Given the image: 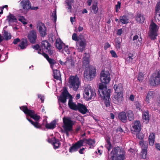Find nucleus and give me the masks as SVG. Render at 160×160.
I'll return each instance as SVG.
<instances>
[{
  "instance_id": "nucleus-4",
  "label": "nucleus",
  "mask_w": 160,
  "mask_h": 160,
  "mask_svg": "<svg viewBox=\"0 0 160 160\" xmlns=\"http://www.w3.org/2000/svg\"><path fill=\"white\" fill-rule=\"evenodd\" d=\"M100 80L102 83H99L98 89H99V86L101 85L105 86L107 89L106 84L109 83L111 80L110 75L109 72L108 71H102L100 73Z\"/></svg>"
},
{
  "instance_id": "nucleus-54",
  "label": "nucleus",
  "mask_w": 160,
  "mask_h": 160,
  "mask_svg": "<svg viewBox=\"0 0 160 160\" xmlns=\"http://www.w3.org/2000/svg\"><path fill=\"white\" fill-rule=\"evenodd\" d=\"M72 38L73 40L76 41H79V39L78 38L77 34L75 33L73 34L72 36Z\"/></svg>"
},
{
  "instance_id": "nucleus-28",
  "label": "nucleus",
  "mask_w": 160,
  "mask_h": 160,
  "mask_svg": "<svg viewBox=\"0 0 160 160\" xmlns=\"http://www.w3.org/2000/svg\"><path fill=\"white\" fill-rule=\"evenodd\" d=\"M83 140H84V142H85V143L86 144H87L89 146L90 148H94V145L95 144V141L94 139L89 138L88 139H84Z\"/></svg>"
},
{
  "instance_id": "nucleus-43",
  "label": "nucleus",
  "mask_w": 160,
  "mask_h": 160,
  "mask_svg": "<svg viewBox=\"0 0 160 160\" xmlns=\"http://www.w3.org/2000/svg\"><path fill=\"white\" fill-rule=\"evenodd\" d=\"M41 43L42 47H44L46 50L51 47L50 44L47 40L42 41Z\"/></svg>"
},
{
  "instance_id": "nucleus-39",
  "label": "nucleus",
  "mask_w": 160,
  "mask_h": 160,
  "mask_svg": "<svg viewBox=\"0 0 160 160\" xmlns=\"http://www.w3.org/2000/svg\"><path fill=\"white\" fill-rule=\"evenodd\" d=\"M148 34L149 38L152 40H155L158 36V32L150 31H149Z\"/></svg>"
},
{
  "instance_id": "nucleus-33",
  "label": "nucleus",
  "mask_w": 160,
  "mask_h": 160,
  "mask_svg": "<svg viewBox=\"0 0 160 160\" xmlns=\"http://www.w3.org/2000/svg\"><path fill=\"white\" fill-rule=\"evenodd\" d=\"M65 44V43H63L60 39L59 40H56L55 46L59 50H61L62 48Z\"/></svg>"
},
{
  "instance_id": "nucleus-51",
  "label": "nucleus",
  "mask_w": 160,
  "mask_h": 160,
  "mask_svg": "<svg viewBox=\"0 0 160 160\" xmlns=\"http://www.w3.org/2000/svg\"><path fill=\"white\" fill-rule=\"evenodd\" d=\"M144 77V74L142 72H139L138 73V79L139 82H142L143 80Z\"/></svg>"
},
{
  "instance_id": "nucleus-34",
  "label": "nucleus",
  "mask_w": 160,
  "mask_h": 160,
  "mask_svg": "<svg viewBox=\"0 0 160 160\" xmlns=\"http://www.w3.org/2000/svg\"><path fill=\"white\" fill-rule=\"evenodd\" d=\"M122 39L119 38H117L115 40V46L117 50H120L121 47Z\"/></svg>"
},
{
  "instance_id": "nucleus-32",
  "label": "nucleus",
  "mask_w": 160,
  "mask_h": 160,
  "mask_svg": "<svg viewBox=\"0 0 160 160\" xmlns=\"http://www.w3.org/2000/svg\"><path fill=\"white\" fill-rule=\"evenodd\" d=\"M155 134L154 133L150 134L148 137L149 144L150 145H153L155 141Z\"/></svg>"
},
{
  "instance_id": "nucleus-56",
  "label": "nucleus",
  "mask_w": 160,
  "mask_h": 160,
  "mask_svg": "<svg viewBox=\"0 0 160 160\" xmlns=\"http://www.w3.org/2000/svg\"><path fill=\"white\" fill-rule=\"evenodd\" d=\"M155 12L156 13V18L159 21H160V10Z\"/></svg>"
},
{
  "instance_id": "nucleus-45",
  "label": "nucleus",
  "mask_w": 160,
  "mask_h": 160,
  "mask_svg": "<svg viewBox=\"0 0 160 160\" xmlns=\"http://www.w3.org/2000/svg\"><path fill=\"white\" fill-rule=\"evenodd\" d=\"M142 118L145 121L148 122H149V113L148 111L143 112L142 114Z\"/></svg>"
},
{
  "instance_id": "nucleus-6",
  "label": "nucleus",
  "mask_w": 160,
  "mask_h": 160,
  "mask_svg": "<svg viewBox=\"0 0 160 160\" xmlns=\"http://www.w3.org/2000/svg\"><path fill=\"white\" fill-rule=\"evenodd\" d=\"M69 87L70 88H72L75 91H77L79 88L80 85L79 79L77 76H72L69 78Z\"/></svg>"
},
{
  "instance_id": "nucleus-11",
  "label": "nucleus",
  "mask_w": 160,
  "mask_h": 160,
  "mask_svg": "<svg viewBox=\"0 0 160 160\" xmlns=\"http://www.w3.org/2000/svg\"><path fill=\"white\" fill-rule=\"evenodd\" d=\"M150 85L155 86L160 84V70L156 73L153 78H151L149 81Z\"/></svg>"
},
{
  "instance_id": "nucleus-38",
  "label": "nucleus",
  "mask_w": 160,
  "mask_h": 160,
  "mask_svg": "<svg viewBox=\"0 0 160 160\" xmlns=\"http://www.w3.org/2000/svg\"><path fill=\"white\" fill-rule=\"evenodd\" d=\"M27 119L31 123L32 125L35 128L38 129L41 128V126L38 122H37V121L34 122L32 120L29 119L28 117H27Z\"/></svg>"
},
{
  "instance_id": "nucleus-1",
  "label": "nucleus",
  "mask_w": 160,
  "mask_h": 160,
  "mask_svg": "<svg viewBox=\"0 0 160 160\" xmlns=\"http://www.w3.org/2000/svg\"><path fill=\"white\" fill-rule=\"evenodd\" d=\"M99 94L101 98L105 100V105L107 107L110 105V99L111 93V90L108 89L105 86L101 85L99 86V89H98Z\"/></svg>"
},
{
  "instance_id": "nucleus-40",
  "label": "nucleus",
  "mask_w": 160,
  "mask_h": 160,
  "mask_svg": "<svg viewBox=\"0 0 160 160\" xmlns=\"http://www.w3.org/2000/svg\"><path fill=\"white\" fill-rule=\"evenodd\" d=\"M119 21L122 24H126L129 22L128 18L126 15L121 16L120 17Z\"/></svg>"
},
{
  "instance_id": "nucleus-27",
  "label": "nucleus",
  "mask_w": 160,
  "mask_h": 160,
  "mask_svg": "<svg viewBox=\"0 0 160 160\" xmlns=\"http://www.w3.org/2000/svg\"><path fill=\"white\" fill-rule=\"evenodd\" d=\"M144 20L145 18L143 15L139 13L137 14L136 17V20L138 22L140 23H143Z\"/></svg>"
},
{
  "instance_id": "nucleus-63",
  "label": "nucleus",
  "mask_w": 160,
  "mask_h": 160,
  "mask_svg": "<svg viewBox=\"0 0 160 160\" xmlns=\"http://www.w3.org/2000/svg\"><path fill=\"white\" fill-rule=\"evenodd\" d=\"M111 47V45L108 42H106L104 46V49L105 50H106L107 49Z\"/></svg>"
},
{
  "instance_id": "nucleus-24",
  "label": "nucleus",
  "mask_w": 160,
  "mask_h": 160,
  "mask_svg": "<svg viewBox=\"0 0 160 160\" xmlns=\"http://www.w3.org/2000/svg\"><path fill=\"white\" fill-rule=\"evenodd\" d=\"M138 38L139 37L137 35L134 36L132 39L133 41L137 40V42L134 41L133 42L134 46H137L141 45L142 44V38L141 37H140L139 38Z\"/></svg>"
},
{
  "instance_id": "nucleus-14",
  "label": "nucleus",
  "mask_w": 160,
  "mask_h": 160,
  "mask_svg": "<svg viewBox=\"0 0 160 160\" xmlns=\"http://www.w3.org/2000/svg\"><path fill=\"white\" fill-rule=\"evenodd\" d=\"M42 55L45 58L50 64L51 68L52 69H55L54 64H56V60L52 58H50L48 55L44 52H42Z\"/></svg>"
},
{
  "instance_id": "nucleus-18",
  "label": "nucleus",
  "mask_w": 160,
  "mask_h": 160,
  "mask_svg": "<svg viewBox=\"0 0 160 160\" xmlns=\"http://www.w3.org/2000/svg\"><path fill=\"white\" fill-rule=\"evenodd\" d=\"M77 110L82 114H86L88 111L86 106L80 103H78Z\"/></svg>"
},
{
  "instance_id": "nucleus-46",
  "label": "nucleus",
  "mask_w": 160,
  "mask_h": 160,
  "mask_svg": "<svg viewBox=\"0 0 160 160\" xmlns=\"http://www.w3.org/2000/svg\"><path fill=\"white\" fill-rule=\"evenodd\" d=\"M4 40H8L11 39V35L10 33H8L7 31H5L3 34Z\"/></svg>"
},
{
  "instance_id": "nucleus-58",
  "label": "nucleus",
  "mask_w": 160,
  "mask_h": 160,
  "mask_svg": "<svg viewBox=\"0 0 160 160\" xmlns=\"http://www.w3.org/2000/svg\"><path fill=\"white\" fill-rule=\"evenodd\" d=\"M136 133L137 137L139 139L143 141V134L141 133H139V132Z\"/></svg>"
},
{
  "instance_id": "nucleus-50",
  "label": "nucleus",
  "mask_w": 160,
  "mask_h": 160,
  "mask_svg": "<svg viewBox=\"0 0 160 160\" xmlns=\"http://www.w3.org/2000/svg\"><path fill=\"white\" fill-rule=\"evenodd\" d=\"M133 54L130 53L128 54V57L126 58V60L128 62H132L133 60Z\"/></svg>"
},
{
  "instance_id": "nucleus-20",
  "label": "nucleus",
  "mask_w": 160,
  "mask_h": 160,
  "mask_svg": "<svg viewBox=\"0 0 160 160\" xmlns=\"http://www.w3.org/2000/svg\"><path fill=\"white\" fill-rule=\"evenodd\" d=\"M113 88L116 93H123V89L122 84L120 83L118 85L115 84Z\"/></svg>"
},
{
  "instance_id": "nucleus-61",
  "label": "nucleus",
  "mask_w": 160,
  "mask_h": 160,
  "mask_svg": "<svg viewBox=\"0 0 160 160\" xmlns=\"http://www.w3.org/2000/svg\"><path fill=\"white\" fill-rule=\"evenodd\" d=\"M19 20L24 25L27 24V22L25 21V20L23 17H22L21 18H19Z\"/></svg>"
},
{
  "instance_id": "nucleus-36",
  "label": "nucleus",
  "mask_w": 160,
  "mask_h": 160,
  "mask_svg": "<svg viewBox=\"0 0 160 160\" xmlns=\"http://www.w3.org/2000/svg\"><path fill=\"white\" fill-rule=\"evenodd\" d=\"M126 113L128 120L131 121H133L134 119V116L133 111L131 110H128Z\"/></svg>"
},
{
  "instance_id": "nucleus-52",
  "label": "nucleus",
  "mask_w": 160,
  "mask_h": 160,
  "mask_svg": "<svg viewBox=\"0 0 160 160\" xmlns=\"http://www.w3.org/2000/svg\"><path fill=\"white\" fill-rule=\"evenodd\" d=\"M121 2L119 1L117 2V4L115 5V11L117 12H118V9H120L121 8Z\"/></svg>"
},
{
  "instance_id": "nucleus-41",
  "label": "nucleus",
  "mask_w": 160,
  "mask_h": 160,
  "mask_svg": "<svg viewBox=\"0 0 160 160\" xmlns=\"http://www.w3.org/2000/svg\"><path fill=\"white\" fill-rule=\"evenodd\" d=\"M9 22H17V20L15 16L13 14L10 13L9 15L8 16V19Z\"/></svg>"
},
{
  "instance_id": "nucleus-53",
  "label": "nucleus",
  "mask_w": 160,
  "mask_h": 160,
  "mask_svg": "<svg viewBox=\"0 0 160 160\" xmlns=\"http://www.w3.org/2000/svg\"><path fill=\"white\" fill-rule=\"evenodd\" d=\"M64 48L63 49V51L64 52V51L65 52L66 54H69V53L70 51L68 48V46H66L65 44V45L63 46Z\"/></svg>"
},
{
  "instance_id": "nucleus-31",
  "label": "nucleus",
  "mask_w": 160,
  "mask_h": 160,
  "mask_svg": "<svg viewBox=\"0 0 160 160\" xmlns=\"http://www.w3.org/2000/svg\"><path fill=\"white\" fill-rule=\"evenodd\" d=\"M45 128L49 129H52L56 127V121L53 120L50 123H46L45 125Z\"/></svg>"
},
{
  "instance_id": "nucleus-12",
  "label": "nucleus",
  "mask_w": 160,
  "mask_h": 160,
  "mask_svg": "<svg viewBox=\"0 0 160 160\" xmlns=\"http://www.w3.org/2000/svg\"><path fill=\"white\" fill-rule=\"evenodd\" d=\"M28 40L30 43L34 44L37 39V34L35 30H32L29 31L28 36Z\"/></svg>"
},
{
  "instance_id": "nucleus-15",
  "label": "nucleus",
  "mask_w": 160,
  "mask_h": 160,
  "mask_svg": "<svg viewBox=\"0 0 160 160\" xmlns=\"http://www.w3.org/2000/svg\"><path fill=\"white\" fill-rule=\"evenodd\" d=\"M141 124L139 120H136L133 123L132 126V131L136 133H138L141 130Z\"/></svg>"
},
{
  "instance_id": "nucleus-26",
  "label": "nucleus",
  "mask_w": 160,
  "mask_h": 160,
  "mask_svg": "<svg viewBox=\"0 0 160 160\" xmlns=\"http://www.w3.org/2000/svg\"><path fill=\"white\" fill-rule=\"evenodd\" d=\"M159 28V27L152 21L149 26V31L158 32Z\"/></svg>"
},
{
  "instance_id": "nucleus-2",
  "label": "nucleus",
  "mask_w": 160,
  "mask_h": 160,
  "mask_svg": "<svg viewBox=\"0 0 160 160\" xmlns=\"http://www.w3.org/2000/svg\"><path fill=\"white\" fill-rule=\"evenodd\" d=\"M111 154H112L111 157L112 160H124L125 158V152L118 146L114 148Z\"/></svg>"
},
{
  "instance_id": "nucleus-48",
  "label": "nucleus",
  "mask_w": 160,
  "mask_h": 160,
  "mask_svg": "<svg viewBox=\"0 0 160 160\" xmlns=\"http://www.w3.org/2000/svg\"><path fill=\"white\" fill-rule=\"evenodd\" d=\"M83 65L84 66L85 68L88 67L89 65V61L88 59L86 58H83Z\"/></svg>"
},
{
  "instance_id": "nucleus-57",
  "label": "nucleus",
  "mask_w": 160,
  "mask_h": 160,
  "mask_svg": "<svg viewBox=\"0 0 160 160\" xmlns=\"http://www.w3.org/2000/svg\"><path fill=\"white\" fill-rule=\"evenodd\" d=\"M110 53L111 54L112 57L114 58H117L118 57L116 52L115 51L113 50H112L110 51Z\"/></svg>"
},
{
  "instance_id": "nucleus-9",
  "label": "nucleus",
  "mask_w": 160,
  "mask_h": 160,
  "mask_svg": "<svg viewBox=\"0 0 160 160\" xmlns=\"http://www.w3.org/2000/svg\"><path fill=\"white\" fill-rule=\"evenodd\" d=\"M37 28L38 30L41 37H43L47 35V28L44 24L40 21H38L37 23Z\"/></svg>"
},
{
  "instance_id": "nucleus-3",
  "label": "nucleus",
  "mask_w": 160,
  "mask_h": 160,
  "mask_svg": "<svg viewBox=\"0 0 160 160\" xmlns=\"http://www.w3.org/2000/svg\"><path fill=\"white\" fill-rule=\"evenodd\" d=\"M63 125L62 127L67 136L69 135V132L72 130L73 121L69 117H64L62 118Z\"/></svg>"
},
{
  "instance_id": "nucleus-49",
  "label": "nucleus",
  "mask_w": 160,
  "mask_h": 160,
  "mask_svg": "<svg viewBox=\"0 0 160 160\" xmlns=\"http://www.w3.org/2000/svg\"><path fill=\"white\" fill-rule=\"evenodd\" d=\"M139 144L140 145L142 144V149H145L147 150L148 143L147 142H143L142 141L140 142Z\"/></svg>"
},
{
  "instance_id": "nucleus-21",
  "label": "nucleus",
  "mask_w": 160,
  "mask_h": 160,
  "mask_svg": "<svg viewBox=\"0 0 160 160\" xmlns=\"http://www.w3.org/2000/svg\"><path fill=\"white\" fill-rule=\"evenodd\" d=\"M72 97L70 96L69 98V100L68 102V105L71 109L74 110H77L78 104L76 105L74 103L72 102Z\"/></svg>"
},
{
  "instance_id": "nucleus-19",
  "label": "nucleus",
  "mask_w": 160,
  "mask_h": 160,
  "mask_svg": "<svg viewBox=\"0 0 160 160\" xmlns=\"http://www.w3.org/2000/svg\"><path fill=\"white\" fill-rule=\"evenodd\" d=\"M126 115L127 113L123 111L120 112L118 115L119 119L124 123L127 122V117Z\"/></svg>"
},
{
  "instance_id": "nucleus-44",
  "label": "nucleus",
  "mask_w": 160,
  "mask_h": 160,
  "mask_svg": "<svg viewBox=\"0 0 160 160\" xmlns=\"http://www.w3.org/2000/svg\"><path fill=\"white\" fill-rule=\"evenodd\" d=\"M73 2H70L69 1H65V3L67 5L66 8H67V12H72V5Z\"/></svg>"
},
{
  "instance_id": "nucleus-8",
  "label": "nucleus",
  "mask_w": 160,
  "mask_h": 160,
  "mask_svg": "<svg viewBox=\"0 0 160 160\" xmlns=\"http://www.w3.org/2000/svg\"><path fill=\"white\" fill-rule=\"evenodd\" d=\"M96 75V69L93 67H90L88 71L85 72L84 76L85 78L91 81L95 77Z\"/></svg>"
},
{
  "instance_id": "nucleus-55",
  "label": "nucleus",
  "mask_w": 160,
  "mask_h": 160,
  "mask_svg": "<svg viewBox=\"0 0 160 160\" xmlns=\"http://www.w3.org/2000/svg\"><path fill=\"white\" fill-rule=\"evenodd\" d=\"M52 16L54 20V22H56L57 20V15H56V11L54 10L53 11L52 13Z\"/></svg>"
},
{
  "instance_id": "nucleus-17",
  "label": "nucleus",
  "mask_w": 160,
  "mask_h": 160,
  "mask_svg": "<svg viewBox=\"0 0 160 160\" xmlns=\"http://www.w3.org/2000/svg\"><path fill=\"white\" fill-rule=\"evenodd\" d=\"M21 4L24 10H28L31 8V3L28 0H23L21 2Z\"/></svg>"
},
{
  "instance_id": "nucleus-22",
  "label": "nucleus",
  "mask_w": 160,
  "mask_h": 160,
  "mask_svg": "<svg viewBox=\"0 0 160 160\" xmlns=\"http://www.w3.org/2000/svg\"><path fill=\"white\" fill-rule=\"evenodd\" d=\"M28 45V41L26 38H22L20 41V44L18 46L20 47L22 50L25 49Z\"/></svg>"
},
{
  "instance_id": "nucleus-35",
  "label": "nucleus",
  "mask_w": 160,
  "mask_h": 160,
  "mask_svg": "<svg viewBox=\"0 0 160 160\" xmlns=\"http://www.w3.org/2000/svg\"><path fill=\"white\" fill-rule=\"evenodd\" d=\"M154 95V91H151L148 92L145 100L148 103H149L150 102V100L153 98Z\"/></svg>"
},
{
  "instance_id": "nucleus-37",
  "label": "nucleus",
  "mask_w": 160,
  "mask_h": 160,
  "mask_svg": "<svg viewBox=\"0 0 160 160\" xmlns=\"http://www.w3.org/2000/svg\"><path fill=\"white\" fill-rule=\"evenodd\" d=\"M91 10L92 13L94 14H96L98 10V6L97 2L93 3L91 7Z\"/></svg>"
},
{
  "instance_id": "nucleus-25",
  "label": "nucleus",
  "mask_w": 160,
  "mask_h": 160,
  "mask_svg": "<svg viewBox=\"0 0 160 160\" xmlns=\"http://www.w3.org/2000/svg\"><path fill=\"white\" fill-rule=\"evenodd\" d=\"M66 65L68 66L69 68H73L75 62L71 57H68L67 58L65 62Z\"/></svg>"
},
{
  "instance_id": "nucleus-64",
  "label": "nucleus",
  "mask_w": 160,
  "mask_h": 160,
  "mask_svg": "<svg viewBox=\"0 0 160 160\" xmlns=\"http://www.w3.org/2000/svg\"><path fill=\"white\" fill-rule=\"evenodd\" d=\"M160 10V2H158L157 3L155 12L158 11Z\"/></svg>"
},
{
  "instance_id": "nucleus-23",
  "label": "nucleus",
  "mask_w": 160,
  "mask_h": 160,
  "mask_svg": "<svg viewBox=\"0 0 160 160\" xmlns=\"http://www.w3.org/2000/svg\"><path fill=\"white\" fill-rule=\"evenodd\" d=\"M79 47L78 48L79 52H82L84 50L86 46V42L84 39L83 40L81 39L80 41H78Z\"/></svg>"
},
{
  "instance_id": "nucleus-42",
  "label": "nucleus",
  "mask_w": 160,
  "mask_h": 160,
  "mask_svg": "<svg viewBox=\"0 0 160 160\" xmlns=\"http://www.w3.org/2000/svg\"><path fill=\"white\" fill-rule=\"evenodd\" d=\"M106 141L107 144H106L105 147L109 152L112 148V146L110 142V138L109 137L107 138L106 140Z\"/></svg>"
},
{
  "instance_id": "nucleus-5",
  "label": "nucleus",
  "mask_w": 160,
  "mask_h": 160,
  "mask_svg": "<svg viewBox=\"0 0 160 160\" xmlns=\"http://www.w3.org/2000/svg\"><path fill=\"white\" fill-rule=\"evenodd\" d=\"M20 110H22L24 113L31 117V118L34 119L36 121H38L40 118V117L37 114H35V112L32 110L29 109L27 106H23L20 107Z\"/></svg>"
},
{
  "instance_id": "nucleus-16",
  "label": "nucleus",
  "mask_w": 160,
  "mask_h": 160,
  "mask_svg": "<svg viewBox=\"0 0 160 160\" xmlns=\"http://www.w3.org/2000/svg\"><path fill=\"white\" fill-rule=\"evenodd\" d=\"M123 93H116L113 99L114 102L117 104H120L122 101Z\"/></svg>"
},
{
  "instance_id": "nucleus-60",
  "label": "nucleus",
  "mask_w": 160,
  "mask_h": 160,
  "mask_svg": "<svg viewBox=\"0 0 160 160\" xmlns=\"http://www.w3.org/2000/svg\"><path fill=\"white\" fill-rule=\"evenodd\" d=\"M46 52L50 55H52L53 53V50H51L50 47L48 49L46 50Z\"/></svg>"
},
{
  "instance_id": "nucleus-10",
  "label": "nucleus",
  "mask_w": 160,
  "mask_h": 160,
  "mask_svg": "<svg viewBox=\"0 0 160 160\" xmlns=\"http://www.w3.org/2000/svg\"><path fill=\"white\" fill-rule=\"evenodd\" d=\"M84 140H80L75 144H72L69 149V152L71 153L77 151L81 147L83 146Z\"/></svg>"
},
{
  "instance_id": "nucleus-7",
  "label": "nucleus",
  "mask_w": 160,
  "mask_h": 160,
  "mask_svg": "<svg viewBox=\"0 0 160 160\" xmlns=\"http://www.w3.org/2000/svg\"><path fill=\"white\" fill-rule=\"evenodd\" d=\"M84 98L87 101H89L93 98L95 95L96 93L90 88L87 87L84 89V92L83 93Z\"/></svg>"
},
{
  "instance_id": "nucleus-30",
  "label": "nucleus",
  "mask_w": 160,
  "mask_h": 160,
  "mask_svg": "<svg viewBox=\"0 0 160 160\" xmlns=\"http://www.w3.org/2000/svg\"><path fill=\"white\" fill-rule=\"evenodd\" d=\"M58 68L52 69L54 78L56 80H60L61 79V74L59 71L57 70Z\"/></svg>"
},
{
  "instance_id": "nucleus-47",
  "label": "nucleus",
  "mask_w": 160,
  "mask_h": 160,
  "mask_svg": "<svg viewBox=\"0 0 160 160\" xmlns=\"http://www.w3.org/2000/svg\"><path fill=\"white\" fill-rule=\"evenodd\" d=\"M147 150L145 149H142V152L140 153L141 158L143 159L146 158L147 155Z\"/></svg>"
},
{
  "instance_id": "nucleus-29",
  "label": "nucleus",
  "mask_w": 160,
  "mask_h": 160,
  "mask_svg": "<svg viewBox=\"0 0 160 160\" xmlns=\"http://www.w3.org/2000/svg\"><path fill=\"white\" fill-rule=\"evenodd\" d=\"M52 144L53 145L54 148L55 149L58 148L61 145V143L58 139L54 137L52 138Z\"/></svg>"
},
{
  "instance_id": "nucleus-59",
  "label": "nucleus",
  "mask_w": 160,
  "mask_h": 160,
  "mask_svg": "<svg viewBox=\"0 0 160 160\" xmlns=\"http://www.w3.org/2000/svg\"><path fill=\"white\" fill-rule=\"evenodd\" d=\"M135 105H136V108L138 110H140L141 109V106L139 102H136L135 103Z\"/></svg>"
},
{
  "instance_id": "nucleus-13",
  "label": "nucleus",
  "mask_w": 160,
  "mask_h": 160,
  "mask_svg": "<svg viewBox=\"0 0 160 160\" xmlns=\"http://www.w3.org/2000/svg\"><path fill=\"white\" fill-rule=\"evenodd\" d=\"M71 96H72L69 93L67 90H64L60 96L59 100L62 103H64L66 102L67 97H69V98Z\"/></svg>"
},
{
  "instance_id": "nucleus-62",
  "label": "nucleus",
  "mask_w": 160,
  "mask_h": 160,
  "mask_svg": "<svg viewBox=\"0 0 160 160\" xmlns=\"http://www.w3.org/2000/svg\"><path fill=\"white\" fill-rule=\"evenodd\" d=\"M32 47L33 49L36 50H38L40 48L39 45L38 44L32 45Z\"/></svg>"
}]
</instances>
